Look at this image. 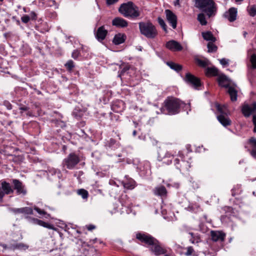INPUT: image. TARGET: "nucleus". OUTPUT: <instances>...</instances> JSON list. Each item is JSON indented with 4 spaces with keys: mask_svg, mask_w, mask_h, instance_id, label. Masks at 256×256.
Instances as JSON below:
<instances>
[{
    "mask_svg": "<svg viewBox=\"0 0 256 256\" xmlns=\"http://www.w3.org/2000/svg\"><path fill=\"white\" fill-rule=\"evenodd\" d=\"M190 106L189 104H186L178 98L168 96L164 100L160 110L162 114L175 115L180 112L181 108H188Z\"/></svg>",
    "mask_w": 256,
    "mask_h": 256,
    "instance_id": "f257e3e1",
    "label": "nucleus"
},
{
    "mask_svg": "<svg viewBox=\"0 0 256 256\" xmlns=\"http://www.w3.org/2000/svg\"><path fill=\"white\" fill-rule=\"evenodd\" d=\"M195 6L209 18L214 16L217 12V5L213 0H195Z\"/></svg>",
    "mask_w": 256,
    "mask_h": 256,
    "instance_id": "f03ea898",
    "label": "nucleus"
},
{
    "mask_svg": "<svg viewBox=\"0 0 256 256\" xmlns=\"http://www.w3.org/2000/svg\"><path fill=\"white\" fill-rule=\"evenodd\" d=\"M118 12L126 18L136 19L140 15L139 8L133 2H128L120 5Z\"/></svg>",
    "mask_w": 256,
    "mask_h": 256,
    "instance_id": "7ed1b4c3",
    "label": "nucleus"
},
{
    "mask_svg": "<svg viewBox=\"0 0 256 256\" xmlns=\"http://www.w3.org/2000/svg\"><path fill=\"white\" fill-rule=\"evenodd\" d=\"M140 34L148 38L154 39L158 35L156 26L150 22H141L138 23Z\"/></svg>",
    "mask_w": 256,
    "mask_h": 256,
    "instance_id": "20e7f679",
    "label": "nucleus"
},
{
    "mask_svg": "<svg viewBox=\"0 0 256 256\" xmlns=\"http://www.w3.org/2000/svg\"><path fill=\"white\" fill-rule=\"evenodd\" d=\"M80 161V156L74 152H72L63 160L62 164L64 166H66L67 168L72 170Z\"/></svg>",
    "mask_w": 256,
    "mask_h": 256,
    "instance_id": "39448f33",
    "label": "nucleus"
},
{
    "mask_svg": "<svg viewBox=\"0 0 256 256\" xmlns=\"http://www.w3.org/2000/svg\"><path fill=\"white\" fill-rule=\"evenodd\" d=\"M136 238L140 242L148 246L152 245V244L156 238L148 234L145 232H138L136 234Z\"/></svg>",
    "mask_w": 256,
    "mask_h": 256,
    "instance_id": "423d86ee",
    "label": "nucleus"
},
{
    "mask_svg": "<svg viewBox=\"0 0 256 256\" xmlns=\"http://www.w3.org/2000/svg\"><path fill=\"white\" fill-rule=\"evenodd\" d=\"M150 250L156 256L164 254L166 253V250L163 248L160 244V242L156 238L149 246Z\"/></svg>",
    "mask_w": 256,
    "mask_h": 256,
    "instance_id": "0eeeda50",
    "label": "nucleus"
},
{
    "mask_svg": "<svg viewBox=\"0 0 256 256\" xmlns=\"http://www.w3.org/2000/svg\"><path fill=\"white\" fill-rule=\"evenodd\" d=\"M0 200H2L5 194L8 195L14 193V189L10 184L5 180L0 182Z\"/></svg>",
    "mask_w": 256,
    "mask_h": 256,
    "instance_id": "6e6552de",
    "label": "nucleus"
},
{
    "mask_svg": "<svg viewBox=\"0 0 256 256\" xmlns=\"http://www.w3.org/2000/svg\"><path fill=\"white\" fill-rule=\"evenodd\" d=\"M184 80L188 84L196 89L201 86L200 79L190 73L186 74Z\"/></svg>",
    "mask_w": 256,
    "mask_h": 256,
    "instance_id": "1a4fd4ad",
    "label": "nucleus"
},
{
    "mask_svg": "<svg viewBox=\"0 0 256 256\" xmlns=\"http://www.w3.org/2000/svg\"><path fill=\"white\" fill-rule=\"evenodd\" d=\"M12 182L14 186L13 189L16 190L17 194L25 196L27 194V190L25 186L19 180L12 179Z\"/></svg>",
    "mask_w": 256,
    "mask_h": 256,
    "instance_id": "9d476101",
    "label": "nucleus"
},
{
    "mask_svg": "<svg viewBox=\"0 0 256 256\" xmlns=\"http://www.w3.org/2000/svg\"><path fill=\"white\" fill-rule=\"evenodd\" d=\"M178 156L181 158V160L179 158H176L174 161V164L176 168L180 171L188 170L190 167L188 162L187 161L182 160L183 158L182 154H180Z\"/></svg>",
    "mask_w": 256,
    "mask_h": 256,
    "instance_id": "9b49d317",
    "label": "nucleus"
},
{
    "mask_svg": "<svg viewBox=\"0 0 256 256\" xmlns=\"http://www.w3.org/2000/svg\"><path fill=\"white\" fill-rule=\"evenodd\" d=\"M165 12L168 21L170 24L172 28L175 29L177 24V17L176 15L170 10H166Z\"/></svg>",
    "mask_w": 256,
    "mask_h": 256,
    "instance_id": "f8f14e48",
    "label": "nucleus"
},
{
    "mask_svg": "<svg viewBox=\"0 0 256 256\" xmlns=\"http://www.w3.org/2000/svg\"><path fill=\"white\" fill-rule=\"evenodd\" d=\"M256 111V102L252 103V106L248 104L244 105L242 109L243 114L246 117H248Z\"/></svg>",
    "mask_w": 256,
    "mask_h": 256,
    "instance_id": "ddd939ff",
    "label": "nucleus"
},
{
    "mask_svg": "<svg viewBox=\"0 0 256 256\" xmlns=\"http://www.w3.org/2000/svg\"><path fill=\"white\" fill-rule=\"evenodd\" d=\"M166 47L172 51H180L182 50V45L174 40L168 42L166 44Z\"/></svg>",
    "mask_w": 256,
    "mask_h": 256,
    "instance_id": "4468645a",
    "label": "nucleus"
},
{
    "mask_svg": "<svg viewBox=\"0 0 256 256\" xmlns=\"http://www.w3.org/2000/svg\"><path fill=\"white\" fill-rule=\"evenodd\" d=\"M152 192L155 196H160L162 199L167 196L168 192L164 186H159L154 188Z\"/></svg>",
    "mask_w": 256,
    "mask_h": 256,
    "instance_id": "2eb2a0df",
    "label": "nucleus"
},
{
    "mask_svg": "<svg viewBox=\"0 0 256 256\" xmlns=\"http://www.w3.org/2000/svg\"><path fill=\"white\" fill-rule=\"evenodd\" d=\"M212 240L214 242H224L225 239L226 234L220 231L212 230L210 232Z\"/></svg>",
    "mask_w": 256,
    "mask_h": 256,
    "instance_id": "dca6fc26",
    "label": "nucleus"
},
{
    "mask_svg": "<svg viewBox=\"0 0 256 256\" xmlns=\"http://www.w3.org/2000/svg\"><path fill=\"white\" fill-rule=\"evenodd\" d=\"M13 243H10L8 245V250H26L28 248V246L26 244L22 242L18 243L14 240H12Z\"/></svg>",
    "mask_w": 256,
    "mask_h": 256,
    "instance_id": "f3484780",
    "label": "nucleus"
},
{
    "mask_svg": "<svg viewBox=\"0 0 256 256\" xmlns=\"http://www.w3.org/2000/svg\"><path fill=\"white\" fill-rule=\"evenodd\" d=\"M108 33V30H106L104 26H102L98 28L95 33V36L98 42H102L105 39Z\"/></svg>",
    "mask_w": 256,
    "mask_h": 256,
    "instance_id": "a211bd4d",
    "label": "nucleus"
},
{
    "mask_svg": "<svg viewBox=\"0 0 256 256\" xmlns=\"http://www.w3.org/2000/svg\"><path fill=\"white\" fill-rule=\"evenodd\" d=\"M237 9L235 8H230L228 11L226 12L224 16L228 19L230 22H234L236 19Z\"/></svg>",
    "mask_w": 256,
    "mask_h": 256,
    "instance_id": "6ab92c4d",
    "label": "nucleus"
},
{
    "mask_svg": "<svg viewBox=\"0 0 256 256\" xmlns=\"http://www.w3.org/2000/svg\"><path fill=\"white\" fill-rule=\"evenodd\" d=\"M112 24L118 28H123L128 26V22L123 18L116 17L112 20Z\"/></svg>",
    "mask_w": 256,
    "mask_h": 256,
    "instance_id": "aec40b11",
    "label": "nucleus"
},
{
    "mask_svg": "<svg viewBox=\"0 0 256 256\" xmlns=\"http://www.w3.org/2000/svg\"><path fill=\"white\" fill-rule=\"evenodd\" d=\"M217 81L220 86L226 88H228L230 86V84L228 82V78L224 74H221L217 78Z\"/></svg>",
    "mask_w": 256,
    "mask_h": 256,
    "instance_id": "412c9836",
    "label": "nucleus"
},
{
    "mask_svg": "<svg viewBox=\"0 0 256 256\" xmlns=\"http://www.w3.org/2000/svg\"><path fill=\"white\" fill-rule=\"evenodd\" d=\"M218 122L224 127L230 126L232 124V120L227 116L220 114L217 116Z\"/></svg>",
    "mask_w": 256,
    "mask_h": 256,
    "instance_id": "4be33fe9",
    "label": "nucleus"
},
{
    "mask_svg": "<svg viewBox=\"0 0 256 256\" xmlns=\"http://www.w3.org/2000/svg\"><path fill=\"white\" fill-rule=\"evenodd\" d=\"M126 35L124 34L118 33L116 34L112 40V42L116 45H119L124 42Z\"/></svg>",
    "mask_w": 256,
    "mask_h": 256,
    "instance_id": "5701e85b",
    "label": "nucleus"
},
{
    "mask_svg": "<svg viewBox=\"0 0 256 256\" xmlns=\"http://www.w3.org/2000/svg\"><path fill=\"white\" fill-rule=\"evenodd\" d=\"M124 103L122 100L114 102L112 106V110L116 112H120L124 109Z\"/></svg>",
    "mask_w": 256,
    "mask_h": 256,
    "instance_id": "b1692460",
    "label": "nucleus"
},
{
    "mask_svg": "<svg viewBox=\"0 0 256 256\" xmlns=\"http://www.w3.org/2000/svg\"><path fill=\"white\" fill-rule=\"evenodd\" d=\"M32 220L34 224L42 226L44 228H48L50 230L54 229V226L48 222H44L42 220L36 218H33Z\"/></svg>",
    "mask_w": 256,
    "mask_h": 256,
    "instance_id": "393cba45",
    "label": "nucleus"
},
{
    "mask_svg": "<svg viewBox=\"0 0 256 256\" xmlns=\"http://www.w3.org/2000/svg\"><path fill=\"white\" fill-rule=\"evenodd\" d=\"M105 146L110 148L115 149L119 146V142L114 139L110 138L106 140Z\"/></svg>",
    "mask_w": 256,
    "mask_h": 256,
    "instance_id": "a878e982",
    "label": "nucleus"
},
{
    "mask_svg": "<svg viewBox=\"0 0 256 256\" xmlns=\"http://www.w3.org/2000/svg\"><path fill=\"white\" fill-rule=\"evenodd\" d=\"M202 36L204 40L209 41L211 42H214L216 41V38L214 36L212 32L210 31L202 32Z\"/></svg>",
    "mask_w": 256,
    "mask_h": 256,
    "instance_id": "bb28decb",
    "label": "nucleus"
},
{
    "mask_svg": "<svg viewBox=\"0 0 256 256\" xmlns=\"http://www.w3.org/2000/svg\"><path fill=\"white\" fill-rule=\"evenodd\" d=\"M206 74L208 76H215L218 74V70L214 67H208L206 70Z\"/></svg>",
    "mask_w": 256,
    "mask_h": 256,
    "instance_id": "cd10ccee",
    "label": "nucleus"
},
{
    "mask_svg": "<svg viewBox=\"0 0 256 256\" xmlns=\"http://www.w3.org/2000/svg\"><path fill=\"white\" fill-rule=\"evenodd\" d=\"M228 92L229 94L232 102L237 100L238 91L232 86H230L228 88Z\"/></svg>",
    "mask_w": 256,
    "mask_h": 256,
    "instance_id": "c85d7f7f",
    "label": "nucleus"
},
{
    "mask_svg": "<svg viewBox=\"0 0 256 256\" xmlns=\"http://www.w3.org/2000/svg\"><path fill=\"white\" fill-rule=\"evenodd\" d=\"M123 186L128 190L134 189L136 186V182L132 179L126 180L122 182Z\"/></svg>",
    "mask_w": 256,
    "mask_h": 256,
    "instance_id": "c756f323",
    "label": "nucleus"
},
{
    "mask_svg": "<svg viewBox=\"0 0 256 256\" xmlns=\"http://www.w3.org/2000/svg\"><path fill=\"white\" fill-rule=\"evenodd\" d=\"M166 64L172 70L179 72L182 69V66L180 64L174 63L172 62H166Z\"/></svg>",
    "mask_w": 256,
    "mask_h": 256,
    "instance_id": "7c9ffc66",
    "label": "nucleus"
},
{
    "mask_svg": "<svg viewBox=\"0 0 256 256\" xmlns=\"http://www.w3.org/2000/svg\"><path fill=\"white\" fill-rule=\"evenodd\" d=\"M120 202L123 206L129 208L132 204L129 198L127 195L122 196L120 198Z\"/></svg>",
    "mask_w": 256,
    "mask_h": 256,
    "instance_id": "2f4dec72",
    "label": "nucleus"
},
{
    "mask_svg": "<svg viewBox=\"0 0 256 256\" xmlns=\"http://www.w3.org/2000/svg\"><path fill=\"white\" fill-rule=\"evenodd\" d=\"M189 234L191 236L190 241L192 244H198L201 242L200 235L198 234H194V232H190Z\"/></svg>",
    "mask_w": 256,
    "mask_h": 256,
    "instance_id": "473e14b6",
    "label": "nucleus"
},
{
    "mask_svg": "<svg viewBox=\"0 0 256 256\" xmlns=\"http://www.w3.org/2000/svg\"><path fill=\"white\" fill-rule=\"evenodd\" d=\"M196 62L202 68H206L210 64V61L206 58L204 60L198 58Z\"/></svg>",
    "mask_w": 256,
    "mask_h": 256,
    "instance_id": "72a5a7b5",
    "label": "nucleus"
},
{
    "mask_svg": "<svg viewBox=\"0 0 256 256\" xmlns=\"http://www.w3.org/2000/svg\"><path fill=\"white\" fill-rule=\"evenodd\" d=\"M247 12L250 16H256V4H252L250 6L248 7Z\"/></svg>",
    "mask_w": 256,
    "mask_h": 256,
    "instance_id": "f704fd0d",
    "label": "nucleus"
},
{
    "mask_svg": "<svg viewBox=\"0 0 256 256\" xmlns=\"http://www.w3.org/2000/svg\"><path fill=\"white\" fill-rule=\"evenodd\" d=\"M34 209L40 215H42L46 218H50V214H48L46 211L43 210H41L39 208L36 206H34Z\"/></svg>",
    "mask_w": 256,
    "mask_h": 256,
    "instance_id": "c9c22d12",
    "label": "nucleus"
},
{
    "mask_svg": "<svg viewBox=\"0 0 256 256\" xmlns=\"http://www.w3.org/2000/svg\"><path fill=\"white\" fill-rule=\"evenodd\" d=\"M77 194L80 196L84 200H87L88 196V192L83 188L79 189L77 191Z\"/></svg>",
    "mask_w": 256,
    "mask_h": 256,
    "instance_id": "e433bc0d",
    "label": "nucleus"
},
{
    "mask_svg": "<svg viewBox=\"0 0 256 256\" xmlns=\"http://www.w3.org/2000/svg\"><path fill=\"white\" fill-rule=\"evenodd\" d=\"M198 20L202 26H206L207 24V21L204 13H200L198 15Z\"/></svg>",
    "mask_w": 256,
    "mask_h": 256,
    "instance_id": "4c0bfd02",
    "label": "nucleus"
},
{
    "mask_svg": "<svg viewBox=\"0 0 256 256\" xmlns=\"http://www.w3.org/2000/svg\"><path fill=\"white\" fill-rule=\"evenodd\" d=\"M72 116L78 120H79L83 116V112L77 108H75L72 112Z\"/></svg>",
    "mask_w": 256,
    "mask_h": 256,
    "instance_id": "58836bf2",
    "label": "nucleus"
},
{
    "mask_svg": "<svg viewBox=\"0 0 256 256\" xmlns=\"http://www.w3.org/2000/svg\"><path fill=\"white\" fill-rule=\"evenodd\" d=\"M64 66L68 71L71 72L74 67V62L71 60H68L65 64Z\"/></svg>",
    "mask_w": 256,
    "mask_h": 256,
    "instance_id": "ea45409f",
    "label": "nucleus"
},
{
    "mask_svg": "<svg viewBox=\"0 0 256 256\" xmlns=\"http://www.w3.org/2000/svg\"><path fill=\"white\" fill-rule=\"evenodd\" d=\"M208 52H216L218 50V47L213 42H209L207 44Z\"/></svg>",
    "mask_w": 256,
    "mask_h": 256,
    "instance_id": "a19ab883",
    "label": "nucleus"
},
{
    "mask_svg": "<svg viewBox=\"0 0 256 256\" xmlns=\"http://www.w3.org/2000/svg\"><path fill=\"white\" fill-rule=\"evenodd\" d=\"M172 156H171L170 154L166 153V156L164 157L162 159H159L160 160L162 161L163 163L166 164H170L172 163V159L170 158V160H168L167 161L166 160V158H172Z\"/></svg>",
    "mask_w": 256,
    "mask_h": 256,
    "instance_id": "79ce46f5",
    "label": "nucleus"
},
{
    "mask_svg": "<svg viewBox=\"0 0 256 256\" xmlns=\"http://www.w3.org/2000/svg\"><path fill=\"white\" fill-rule=\"evenodd\" d=\"M84 254V256H95L96 250L93 248H90L88 250H85Z\"/></svg>",
    "mask_w": 256,
    "mask_h": 256,
    "instance_id": "37998d69",
    "label": "nucleus"
},
{
    "mask_svg": "<svg viewBox=\"0 0 256 256\" xmlns=\"http://www.w3.org/2000/svg\"><path fill=\"white\" fill-rule=\"evenodd\" d=\"M158 21L159 24L162 26V28H163V30L166 32V25L165 24L164 21V20L161 18L160 17H158Z\"/></svg>",
    "mask_w": 256,
    "mask_h": 256,
    "instance_id": "c03bdc74",
    "label": "nucleus"
},
{
    "mask_svg": "<svg viewBox=\"0 0 256 256\" xmlns=\"http://www.w3.org/2000/svg\"><path fill=\"white\" fill-rule=\"evenodd\" d=\"M23 214H33V210L30 207L22 208Z\"/></svg>",
    "mask_w": 256,
    "mask_h": 256,
    "instance_id": "a18cd8bd",
    "label": "nucleus"
},
{
    "mask_svg": "<svg viewBox=\"0 0 256 256\" xmlns=\"http://www.w3.org/2000/svg\"><path fill=\"white\" fill-rule=\"evenodd\" d=\"M252 148H256V138L254 137L250 138L248 140Z\"/></svg>",
    "mask_w": 256,
    "mask_h": 256,
    "instance_id": "49530a36",
    "label": "nucleus"
},
{
    "mask_svg": "<svg viewBox=\"0 0 256 256\" xmlns=\"http://www.w3.org/2000/svg\"><path fill=\"white\" fill-rule=\"evenodd\" d=\"M10 211L15 214H23L22 208H10Z\"/></svg>",
    "mask_w": 256,
    "mask_h": 256,
    "instance_id": "de8ad7c7",
    "label": "nucleus"
},
{
    "mask_svg": "<svg viewBox=\"0 0 256 256\" xmlns=\"http://www.w3.org/2000/svg\"><path fill=\"white\" fill-rule=\"evenodd\" d=\"M250 62L254 68H256V54H253L250 58Z\"/></svg>",
    "mask_w": 256,
    "mask_h": 256,
    "instance_id": "09e8293b",
    "label": "nucleus"
},
{
    "mask_svg": "<svg viewBox=\"0 0 256 256\" xmlns=\"http://www.w3.org/2000/svg\"><path fill=\"white\" fill-rule=\"evenodd\" d=\"M80 54V51L79 50H74L72 52V57L73 58L76 60L79 56Z\"/></svg>",
    "mask_w": 256,
    "mask_h": 256,
    "instance_id": "8fccbe9b",
    "label": "nucleus"
},
{
    "mask_svg": "<svg viewBox=\"0 0 256 256\" xmlns=\"http://www.w3.org/2000/svg\"><path fill=\"white\" fill-rule=\"evenodd\" d=\"M186 252L185 253V254L186 256H191L192 253L194 252V250L192 246H188L186 248Z\"/></svg>",
    "mask_w": 256,
    "mask_h": 256,
    "instance_id": "3c124183",
    "label": "nucleus"
},
{
    "mask_svg": "<svg viewBox=\"0 0 256 256\" xmlns=\"http://www.w3.org/2000/svg\"><path fill=\"white\" fill-rule=\"evenodd\" d=\"M21 20L22 22H24V24H26L30 21V16L28 15H26V14L24 15L21 18Z\"/></svg>",
    "mask_w": 256,
    "mask_h": 256,
    "instance_id": "603ef678",
    "label": "nucleus"
},
{
    "mask_svg": "<svg viewBox=\"0 0 256 256\" xmlns=\"http://www.w3.org/2000/svg\"><path fill=\"white\" fill-rule=\"evenodd\" d=\"M220 62L223 66H228V60L224 58L220 59Z\"/></svg>",
    "mask_w": 256,
    "mask_h": 256,
    "instance_id": "864d4df0",
    "label": "nucleus"
},
{
    "mask_svg": "<svg viewBox=\"0 0 256 256\" xmlns=\"http://www.w3.org/2000/svg\"><path fill=\"white\" fill-rule=\"evenodd\" d=\"M29 16H30V20H36L37 18V14L33 11L30 12Z\"/></svg>",
    "mask_w": 256,
    "mask_h": 256,
    "instance_id": "5fc2aeb1",
    "label": "nucleus"
},
{
    "mask_svg": "<svg viewBox=\"0 0 256 256\" xmlns=\"http://www.w3.org/2000/svg\"><path fill=\"white\" fill-rule=\"evenodd\" d=\"M216 110L218 112H219L220 114H224V112L223 111V108L222 106H221L220 104H217L216 105Z\"/></svg>",
    "mask_w": 256,
    "mask_h": 256,
    "instance_id": "6e6d98bb",
    "label": "nucleus"
},
{
    "mask_svg": "<svg viewBox=\"0 0 256 256\" xmlns=\"http://www.w3.org/2000/svg\"><path fill=\"white\" fill-rule=\"evenodd\" d=\"M86 228L88 230L92 231L96 228V226L94 224H88L86 226Z\"/></svg>",
    "mask_w": 256,
    "mask_h": 256,
    "instance_id": "4d7b16f0",
    "label": "nucleus"
},
{
    "mask_svg": "<svg viewBox=\"0 0 256 256\" xmlns=\"http://www.w3.org/2000/svg\"><path fill=\"white\" fill-rule=\"evenodd\" d=\"M252 122L254 125V132H256V115L253 116Z\"/></svg>",
    "mask_w": 256,
    "mask_h": 256,
    "instance_id": "13d9d810",
    "label": "nucleus"
},
{
    "mask_svg": "<svg viewBox=\"0 0 256 256\" xmlns=\"http://www.w3.org/2000/svg\"><path fill=\"white\" fill-rule=\"evenodd\" d=\"M118 0H106V4L108 5H111L116 2Z\"/></svg>",
    "mask_w": 256,
    "mask_h": 256,
    "instance_id": "bf43d9fd",
    "label": "nucleus"
},
{
    "mask_svg": "<svg viewBox=\"0 0 256 256\" xmlns=\"http://www.w3.org/2000/svg\"><path fill=\"white\" fill-rule=\"evenodd\" d=\"M250 154L254 158H256V148H252L250 151Z\"/></svg>",
    "mask_w": 256,
    "mask_h": 256,
    "instance_id": "052dcab7",
    "label": "nucleus"
},
{
    "mask_svg": "<svg viewBox=\"0 0 256 256\" xmlns=\"http://www.w3.org/2000/svg\"><path fill=\"white\" fill-rule=\"evenodd\" d=\"M0 246L2 247L4 250H6V249L8 250V246L6 245V244L0 243Z\"/></svg>",
    "mask_w": 256,
    "mask_h": 256,
    "instance_id": "680f3d73",
    "label": "nucleus"
},
{
    "mask_svg": "<svg viewBox=\"0 0 256 256\" xmlns=\"http://www.w3.org/2000/svg\"><path fill=\"white\" fill-rule=\"evenodd\" d=\"M28 108L27 106H23L20 108V110L22 111H26L28 110Z\"/></svg>",
    "mask_w": 256,
    "mask_h": 256,
    "instance_id": "e2e57ef3",
    "label": "nucleus"
},
{
    "mask_svg": "<svg viewBox=\"0 0 256 256\" xmlns=\"http://www.w3.org/2000/svg\"><path fill=\"white\" fill-rule=\"evenodd\" d=\"M235 0V2L237 4H242V2L244 0Z\"/></svg>",
    "mask_w": 256,
    "mask_h": 256,
    "instance_id": "0e129e2a",
    "label": "nucleus"
},
{
    "mask_svg": "<svg viewBox=\"0 0 256 256\" xmlns=\"http://www.w3.org/2000/svg\"><path fill=\"white\" fill-rule=\"evenodd\" d=\"M174 6L180 5V0H176L174 2Z\"/></svg>",
    "mask_w": 256,
    "mask_h": 256,
    "instance_id": "69168bd1",
    "label": "nucleus"
},
{
    "mask_svg": "<svg viewBox=\"0 0 256 256\" xmlns=\"http://www.w3.org/2000/svg\"><path fill=\"white\" fill-rule=\"evenodd\" d=\"M7 108L8 110H11L12 109V106L11 104H8L7 106Z\"/></svg>",
    "mask_w": 256,
    "mask_h": 256,
    "instance_id": "338daca9",
    "label": "nucleus"
},
{
    "mask_svg": "<svg viewBox=\"0 0 256 256\" xmlns=\"http://www.w3.org/2000/svg\"><path fill=\"white\" fill-rule=\"evenodd\" d=\"M128 70V68H127V67H125L122 70V72H126V70Z\"/></svg>",
    "mask_w": 256,
    "mask_h": 256,
    "instance_id": "774afa93",
    "label": "nucleus"
}]
</instances>
